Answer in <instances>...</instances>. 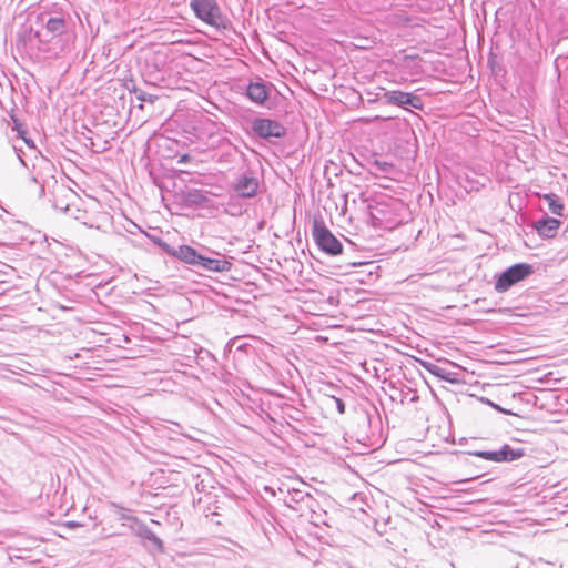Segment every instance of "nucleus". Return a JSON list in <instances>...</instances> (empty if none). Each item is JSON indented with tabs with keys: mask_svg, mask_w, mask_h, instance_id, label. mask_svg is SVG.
<instances>
[{
	"mask_svg": "<svg viewBox=\"0 0 568 568\" xmlns=\"http://www.w3.org/2000/svg\"><path fill=\"white\" fill-rule=\"evenodd\" d=\"M21 163L26 166V168H29L28 163L18 154Z\"/></svg>",
	"mask_w": 568,
	"mask_h": 568,
	"instance_id": "nucleus-26",
	"label": "nucleus"
},
{
	"mask_svg": "<svg viewBox=\"0 0 568 568\" xmlns=\"http://www.w3.org/2000/svg\"><path fill=\"white\" fill-rule=\"evenodd\" d=\"M386 103L394 104L397 106L406 108L409 105L416 110H422L424 106L420 97L413 93L403 92L399 90L386 91L383 95Z\"/></svg>",
	"mask_w": 568,
	"mask_h": 568,
	"instance_id": "nucleus-8",
	"label": "nucleus"
},
{
	"mask_svg": "<svg viewBox=\"0 0 568 568\" xmlns=\"http://www.w3.org/2000/svg\"><path fill=\"white\" fill-rule=\"evenodd\" d=\"M561 222L556 217L545 216L535 222L537 233L545 239L555 237Z\"/></svg>",
	"mask_w": 568,
	"mask_h": 568,
	"instance_id": "nucleus-12",
	"label": "nucleus"
},
{
	"mask_svg": "<svg viewBox=\"0 0 568 568\" xmlns=\"http://www.w3.org/2000/svg\"><path fill=\"white\" fill-rule=\"evenodd\" d=\"M377 164H378L383 170H385V171H386V168H387V166H389V164H388V163H386V162H384V163H382V164H379V163L377 162Z\"/></svg>",
	"mask_w": 568,
	"mask_h": 568,
	"instance_id": "nucleus-25",
	"label": "nucleus"
},
{
	"mask_svg": "<svg viewBox=\"0 0 568 568\" xmlns=\"http://www.w3.org/2000/svg\"><path fill=\"white\" fill-rule=\"evenodd\" d=\"M336 406H337V410L343 414L344 410H345V404L343 403L342 399H338L336 398Z\"/></svg>",
	"mask_w": 568,
	"mask_h": 568,
	"instance_id": "nucleus-23",
	"label": "nucleus"
},
{
	"mask_svg": "<svg viewBox=\"0 0 568 568\" xmlns=\"http://www.w3.org/2000/svg\"><path fill=\"white\" fill-rule=\"evenodd\" d=\"M381 210L378 207H375L373 209V211L371 212V215L374 217V219H378L377 214H379Z\"/></svg>",
	"mask_w": 568,
	"mask_h": 568,
	"instance_id": "nucleus-24",
	"label": "nucleus"
},
{
	"mask_svg": "<svg viewBox=\"0 0 568 568\" xmlns=\"http://www.w3.org/2000/svg\"><path fill=\"white\" fill-rule=\"evenodd\" d=\"M55 171L54 164L49 159L41 154L34 156L30 174L32 181L39 185V194L41 196L44 194L45 187L57 183Z\"/></svg>",
	"mask_w": 568,
	"mask_h": 568,
	"instance_id": "nucleus-1",
	"label": "nucleus"
},
{
	"mask_svg": "<svg viewBox=\"0 0 568 568\" xmlns=\"http://www.w3.org/2000/svg\"><path fill=\"white\" fill-rule=\"evenodd\" d=\"M544 200L547 202L548 210L558 216H562L564 214V205L555 194H546Z\"/></svg>",
	"mask_w": 568,
	"mask_h": 568,
	"instance_id": "nucleus-17",
	"label": "nucleus"
},
{
	"mask_svg": "<svg viewBox=\"0 0 568 568\" xmlns=\"http://www.w3.org/2000/svg\"><path fill=\"white\" fill-rule=\"evenodd\" d=\"M207 272H227L232 267V263L223 257H209L200 254L196 266Z\"/></svg>",
	"mask_w": 568,
	"mask_h": 568,
	"instance_id": "nucleus-11",
	"label": "nucleus"
},
{
	"mask_svg": "<svg viewBox=\"0 0 568 568\" xmlns=\"http://www.w3.org/2000/svg\"><path fill=\"white\" fill-rule=\"evenodd\" d=\"M110 508L114 511V514L120 520L124 521L123 525H125L126 521L133 524L139 523V519L135 516L131 515L129 509L120 506L119 504L111 503Z\"/></svg>",
	"mask_w": 568,
	"mask_h": 568,
	"instance_id": "nucleus-15",
	"label": "nucleus"
},
{
	"mask_svg": "<svg viewBox=\"0 0 568 568\" xmlns=\"http://www.w3.org/2000/svg\"><path fill=\"white\" fill-rule=\"evenodd\" d=\"M133 93L135 94V98L139 100V101H142V102H150V103H153L154 100H155V97L144 92L143 90L141 89H138V88H134L133 89Z\"/></svg>",
	"mask_w": 568,
	"mask_h": 568,
	"instance_id": "nucleus-18",
	"label": "nucleus"
},
{
	"mask_svg": "<svg viewBox=\"0 0 568 568\" xmlns=\"http://www.w3.org/2000/svg\"><path fill=\"white\" fill-rule=\"evenodd\" d=\"M524 456V449H514L509 445H504L500 449L495 450V463L513 462Z\"/></svg>",
	"mask_w": 568,
	"mask_h": 568,
	"instance_id": "nucleus-14",
	"label": "nucleus"
},
{
	"mask_svg": "<svg viewBox=\"0 0 568 568\" xmlns=\"http://www.w3.org/2000/svg\"><path fill=\"white\" fill-rule=\"evenodd\" d=\"M42 11L39 14H48V17H62L63 19H70V13L67 10L65 2H57L47 0L41 6Z\"/></svg>",
	"mask_w": 568,
	"mask_h": 568,
	"instance_id": "nucleus-13",
	"label": "nucleus"
},
{
	"mask_svg": "<svg viewBox=\"0 0 568 568\" xmlns=\"http://www.w3.org/2000/svg\"><path fill=\"white\" fill-rule=\"evenodd\" d=\"M68 20L62 17L52 18L48 17V14H39L38 21L41 28L36 32V37L40 42H52L54 39L67 33Z\"/></svg>",
	"mask_w": 568,
	"mask_h": 568,
	"instance_id": "nucleus-3",
	"label": "nucleus"
},
{
	"mask_svg": "<svg viewBox=\"0 0 568 568\" xmlns=\"http://www.w3.org/2000/svg\"><path fill=\"white\" fill-rule=\"evenodd\" d=\"M12 120H13V122L16 124L17 130H18V134L28 143L27 139L23 136L24 132L20 129V124L18 123V120L14 116H12Z\"/></svg>",
	"mask_w": 568,
	"mask_h": 568,
	"instance_id": "nucleus-22",
	"label": "nucleus"
},
{
	"mask_svg": "<svg viewBox=\"0 0 568 568\" xmlns=\"http://www.w3.org/2000/svg\"><path fill=\"white\" fill-rule=\"evenodd\" d=\"M424 367L430 373L433 374L434 376H437V377H440V378H445L444 377V369L435 364H432V363H427V364H424Z\"/></svg>",
	"mask_w": 568,
	"mask_h": 568,
	"instance_id": "nucleus-19",
	"label": "nucleus"
},
{
	"mask_svg": "<svg viewBox=\"0 0 568 568\" xmlns=\"http://www.w3.org/2000/svg\"><path fill=\"white\" fill-rule=\"evenodd\" d=\"M138 535L149 541H151L159 550L163 549L162 540L145 525L139 526Z\"/></svg>",
	"mask_w": 568,
	"mask_h": 568,
	"instance_id": "nucleus-16",
	"label": "nucleus"
},
{
	"mask_svg": "<svg viewBox=\"0 0 568 568\" xmlns=\"http://www.w3.org/2000/svg\"><path fill=\"white\" fill-rule=\"evenodd\" d=\"M236 152H237V149H236V148H231V150H230L229 152L223 153V154L221 155V158H220V160H219V161H222V159H224L225 161H229L227 159H229L230 156H232L233 154H235Z\"/></svg>",
	"mask_w": 568,
	"mask_h": 568,
	"instance_id": "nucleus-21",
	"label": "nucleus"
},
{
	"mask_svg": "<svg viewBox=\"0 0 568 568\" xmlns=\"http://www.w3.org/2000/svg\"><path fill=\"white\" fill-rule=\"evenodd\" d=\"M159 246L170 256L176 257L180 261L192 266H196L197 260L200 258L201 254L190 245H180L178 247H173L163 240H159Z\"/></svg>",
	"mask_w": 568,
	"mask_h": 568,
	"instance_id": "nucleus-7",
	"label": "nucleus"
},
{
	"mask_svg": "<svg viewBox=\"0 0 568 568\" xmlns=\"http://www.w3.org/2000/svg\"><path fill=\"white\" fill-rule=\"evenodd\" d=\"M190 7L195 17L209 26L224 27L223 14L216 0H191Z\"/></svg>",
	"mask_w": 568,
	"mask_h": 568,
	"instance_id": "nucleus-5",
	"label": "nucleus"
},
{
	"mask_svg": "<svg viewBox=\"0 0 568 568\" xmlns=\"http://www.w3.org/2000/svg\"><path fill=\"white\" fill-rule=\"evenodd\" d=\"M534 272L532 265L528 263H517L496 275L495 291L505 293L517 283L527 278Z\"/></svg>",
	"mask_w": 568,
	"mask_h": 568,
	"instance_id": "nucleus-2",
	"label": "nucleus"
},
{
	"mask_svg": "<svg viewBox=\"0 0 568 568\" xmlns=\"http://www.w3.org/2000/svg\"><path fill=\"white\" fill-rule=\"evenodd\" d=\"M253 132L265 140L271 138H283L286 133V129L283 124L275 120L266 118H256L252 122Z\"/></svg>",
	"mask_w": 568,
	"mask_h": 568,
	"instance_id": "nucleus-6",
	"label": "nucleus"
},
{
	"mask_svg": "<svg viewBox=\"0 0 568 568\" xmlns=\"http://www.w3.org/2000/svg\"><path fill=\"white\" fill-rule=\"evenodd\" d=\"M258 179L250 171L241 174L233 184L235 193L243 199L254 197L258 192Z\"/></svg>",
	"mask_w": 568,
	"mask_h": 568,
	"instance_id": "nucleus-9",
	"label": "nucleus"
},
{
	"mask_svg": "<svg viewBox=\"0 0 568 568\" xmlns=\"http://www.w3.org/2000/svg\"><path fill=\"white\" fill-rule=\"evenodd\" d=\"M313 239L318 248L332 256L338 255L343 251L341 241L325 226L321 221L315 220L312 229Z\"/></svg>",
	"mask_w": 568,
	"mask_h": 568,
	"instance_id": "nucleus-4",
	"label": "nucleus"
},
{
	"mask_svg": "<svg viewBox=\"0 0 568 568\" xmlns=\"http://www.w3.org/2000/svg\"><path fill=\"white\" fill-rule=\"evenodd\" d=\"M273 85L261 78L251 81L246 88V97L254 103L263 105L268 99Z\"/></svg>",
	"mask_w": 568,
	"mask_h": 568,
	"instance_id": "nucleus-10",
	"label": "nucleus"
},
{
	"mask_svg": "<svg viewBox=\"0 0 568 568\" xmlns=\"http://www.w3.org/2000/svg\"><path fill=\"white\" fill-rule=\"evenodd\" d=\"M474 456L480 457L486 460L495 462V450L488 452V450H476L470 453Z\"/></svg>",
	"mask_w": 568,
	"mask_h": 568,
	"instance_id": "nucleus-20",
	"label": "nucleus"
}]
</instances>
